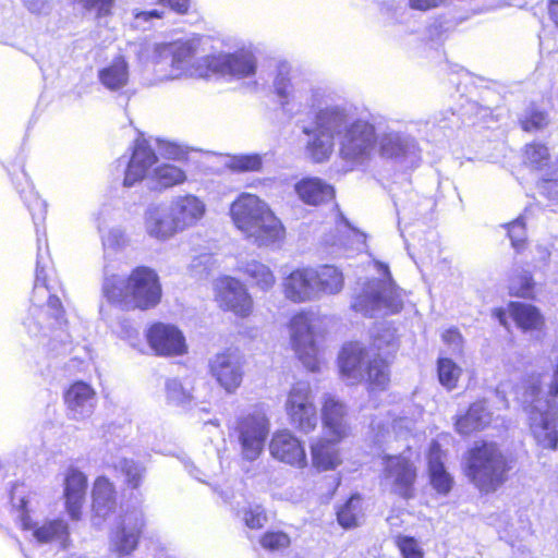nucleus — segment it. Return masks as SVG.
Returning a JSON list of instances; mask_svg holds the SVG:
<instances>
[{"label": "nucleus", "mask_w": 558, "mask_h": 558, "mask_svg": "<svg viewBox=\"0 0 558 558\" xmlns=\"http://www.w3.org/2000/svg\"><path fill=\"white\" fill-rule=\"evenodd\" d=\"M230 215L234 226L258 246H269L284 238L281 221L255 194L242 193L231 204Z\"/></svg>", "instance_id": "f257e3e1"}, {"label": "nucleus", "mask_w": 558, "mask_h": 558, "mask_svg": "<svg viewBox=\"0 0 558 558\" xmlns=\"http://www.w3.org/2000/svg\"><path fill=\"white\" fill-rule=\"evenodd\" d=\"M105 272L104 292L111 302L140 310L155 307L160 302L159 277L151 268L136 267L125 280L114 275L109 276L108 267Z\"/></svg>", "instance_id": "f03ea898"}, {"label": "nucleus", "mask_w": 558, "mask_h": 558, "mask_svg": "<svg viewBox=\"0 0 558 558\" xmlns=\"http://www.w3.org/2000/svg\"><path fill=\"white\" fill-rule=\"evenodd\" d=\"M508 471L507 459L496 444H475L469 451L465 474L481 492H495L506 482Z\"/></svg>", "instance_id": "7ed1b4c3"}, {"label": "nucleus", "mask_w": 558, "mask_h": 558, "mask_svg": "<svg viewBox=\"0 0 558 558\" xmlns=\"http://www.w3.org/2000/svg\"><path fill=\"white\" fill-rule=\"evenodd\" d=\"M338 360L341 376L351 384L366 380L374 390H383L389 384L390 373L387 363L380 357L372 359L361 343L345 344Z\"/></svg>", "instance_id": "20e7f679"}, {"label": "nucleus", "mask_w": 558, "mask_h": 558, "mask_svg": "<svg viewBox=\"0 0 558 558\" xmlns=\"http://www.w3.org/2000/svg\"><path fill=\"white\" fill-rule=\"evenodd\" d=\"M351 119L344 109L340 107H327L317 112L315 126L304 129V132L311 136L306 145V153L315 162H322L328 159L333 150V138L345 131Z\"/></svg>", "instance_id": "39448f33"}, {"label": "nucleus", "mask_w": 558, "mask_h": 558, "mask_svg": "<svg viewBox=\"0 0 558 558\" xmlns=\"http://www.w3.org/2000/svg\"><path fill=\"white\" fill-rule=\"evenodd\" d=\"M383 279L369 281L352 304V307L365 316H374L383 310L397 313L402 308V292L390 278L388 266L376 262Z\"/></svg>", "instance_id": "423d86ee"}, {"label": "nucleus", "mask_w": 558, "mask_h": 558, "mask_svg": "<svg viewBox=\"0 0 558 558\" xmlns=\"http://www.w3.org/2000/svg\"><path fill=\"white\" fill-rule=\"evenodd\" d=\"M319 323L320 319L316 315L302 312L294 315L289 325L292 348L311 372H318L323 363L316 343V329Z\"/></svg>", "instance_id": "0eeeda50"}, {"label": "nucleus", "mask_w": 558, "mask_h": 558, "mask_svg": "<svg viewBox=\"0 0 558 558\" xmlns=\"http://www.w3.org/2000/svg\"><path fill=\"white\" fill-rule=\"evenodd\" d=\"M198 44L195 40L174 43L158 47L160 56L170 58L169 73L163 76L167 80L182 77H208L210 75L209 57L195 60Z\"/></svg>", "instance_id": "6e6552de"}, {"label": "nucleus", "mask_w": 558, "mask_h": 558, "mask_svg": "<svg viewBox=\"0 0 558 558\" xmlns=\"http://www.w3.org/2000/svg\"><path fill=\"white\" fill-rule=\"evenodd\" d=\"M376 140L372 123L363 119L352 120L339 140V157L352 167L362 165L371 158Z\"/></svg>", "instance_id": "1a4fd4ad"}, {"label": "nucleus", "mask_w": 558, "mask_h": 558, "mask_svg": "<svg viewBox=\"0 0 558 558\" xmlns=\"http://www.w3.org/2000/svg\"><path fill=\"white\" fill-rule=\"evenodd\" d=\"M381 466V483L390 493L403 499L414 497L417 466L409 456L385 454Z\"/></svg>", "instance_id": "9d476101"}, {"label": "nucleus", "mask_w": 558, "mask_h": 558, "mask_svg": "<svg viewBox=\"0 0 558 558\" xmlns=\"http://www.w3.org/2000/svg\"><path fill=\"white\" fill-rule=\"evenodd\" d=\"M284 409L291 425L300 432L308 434L316 428L318 416L310 383L298 381L290 388Z\"/></svg>", "instance_id": "9b49d317"}, {"label": "nucleus", "mask_w": 558, "mask_h": 558, "mask_svg": "<svg viewBox=\"0 0 558 558\" xmlns=\"http://www.w3.org/2000/svg\"><path fill=\"white\" fill-rule=\"evenodd\" d=\"M29 498H21L17 507L22 511L20 524L24 531H31L33 538L40 545H53L65 549L70 546V527L65 520L56 518L35 522L29 517Z\"/></svg>", "instance_id": "f8f14e48"}, {"label": "nucleus", "mask_w": 558, "mask_h": 558, "mask_svg": "<svg viewBox=\"0 0 558 558\" xmlns=\"http://www.w3.org/2000/svg\"><path fill=\"white\" fill-rule=\"evenodd\" d=\"M215 301L222 311L246 318L254 310V302L246 286L231 276L217 278L214 282Z\"/></svg>", "instance_id": "ddd939ff"}, {"label": "nucleus", "mask_w": 558, "mask_h": 558, "mask_svg": "<svg viewBox=\"0 0 558 558\" xmlns=\"http://www.w3.org/2000/svg\"><path fill=\"white\" fill-rule=\"evenodd\" d=\"M531 434L543 449L558 447V405L555 402L536 400L529 411Z\"/></svg>", "instance_id": "4468645a"}, {"label": "nucleus", "mask_w": 558, "mask_h": 558, "mask_svg": "<svg viewBox=\"0 0 558 558\" xmlns=\"http://www.w3.org/2000/svg\"><path fill=\"white\" fill-rule=\"evenodd\" d=\"M244 356L238 350H226L209 361L211 376L228 392L233 393L244 377Z\"/></svg>", "instance_id": "2eb2a0df"}, {"label": "nucleus", "mask_w": 558, "mask_h": 558, "mask_svg": "<svg viewBox=\"0 0 558 558\" xmlns=\"http://www.w3.org/2000/svg\"><path fill=\"white\" fill-rule=\"evenodd\" d=\"M145 526L144 514L131 511L123 514L109 536V549L118 556L132 554L141 538Z\"/></svg>", "instance_id": "dca6fc26"}, {"label": "nucleus", "mask_w": 558, "mask_h": 558, "mask_svg": "<svg viewBox=\"0 0 558 558\" xmlns=\"http://www.w3.org/2000/svg\"><path fill=\"white\" fill-rule=\"evenodd\" d=\"M239 441L244 459L256 460L268 435V420L263 413H255L244 417L239 423Z\"/></svg>", "instance_id": "f3484780"}, {"label": "nucleus", "mask_w": 558, "mask_h": 558, "mask_svg": "<svg viewBox=\"0 0 558 558\" xmlns=\"http://www.w3.org/2000/svg\"><path fill=\"white\" fill-rule=\"evenodd\" d=\"M146 338L157 355H182L187 351L182 331L173 325L156 323L148 328Z\"/></svg>", "instance_id": "a211bd4d"}, {"label": "nucleus", "mask_w": 558, "mask_h": 558, "mask_svg": "<svg viewBox=\"0 0 558 558\" xmlns=\"http://www.w3.org/2000/svg\"><path fill=\"white\" fill-rule=\"evenodd\" d=\"M209 65L210 75L221 74L238 80L250 77L256 72V59L248 50L210 56Z\"/></svg>", "instance_id": "6ab92c4d"}, {"label": "nucleus", "mask_w": 558, "mask_h": 558, "mask_svg": "<svg viewBox=\"0 0 558 558\" xmlns=\"http://www.w3.org/2000/svg\"><path fill=\"white\" fill-rule=\"evenodd\" d=\"M322 421L326 434L335 440L348 437L350 426L348 423V409L336 396L326 393L323 397Z\"/></svg>", "instance_id": "aec40b11"}, {"label": "nucleus", "mask_w": 558, "mask_h": 558, "mask_svg": "<svg viewBox=\"0 0 558 558\" xmlns=\"http://www.w3.org/2000/svg\"><path fill=\"white\" fill-rule=\"evenodd\" d=\"M169 205L170 215L174 217L180 232L195 227L207 210L205 202L194 194L178 195Z\"/></svg>", "instance_id": "412c9836"}, {"label": "nucleus", "mask_w": 558, "mask_h": 558, "mask_svg": "<svg viewBox=\"0 0 558 558\" xmlns=\"http://www.w3.org/2000/svg\"><path fill=\"white\" fill-rule=\"evenodd\" d=\"M314 268L305 267L293 270L282 281L286 299L294 303L316 301Z\"/></svg>", "instance_id": "4be33fe9"}, {"label": "nucleus", "mask_w": 558, "mask_h": 558, "mask_svg": "<svg viewBox=\"0 0 558 558\" xmlns=\"http://www.w3.org/2000/svg\"><path fill=\"white\" fill-rule=\"evenodd\" d=\"M269 450L274 458L290 465L303 469L307 464L301 441L288 430L278 432L272 436Z\"/></svg>", "instance_id": "5701e85b"}, {"label": "nucleus", "mask_w": 558, "mask_h": 558, "mask_svg": "<svg viewBox=\"0 0 558 558\" xmlns=\"http://www.w3.org/2000/svg\"><path fill=\"white\" fill-rule=\"evenodd\" d=\"M157 162V156L149 147L146 140L138 138L135 142L134 150L125 170L123 184L132 186L151 175V167Z\"/></svg>", "instance_id": "b1692460"}, {"label": "nucleus", "mask_w": 558, "mask_h": 558, "mask_svg": "<svg viewBox=\"0 0 558 558\" xmlns=\"http://www.w3.org/2000/svg\"><path fill=\"white\" fill-rule=\"evenodd\" d=\"M64 401L74 420H84L95 409L96 392L88 384L77 381L66 390Z\"/></svg>", "instance_id": "393cba45"}, {"label": "nucleus", "mask_w": 558, "mask_h": 558, "mask_svg": "<svg viewBox=\"0 0 558 558\" xmlns=\"http://www.w3.org/2000/svg\"><path fill=\"white\" fill-rule=\"evenodd\" d=\"M145 230L156 239L167 240L180 232L174 217L170 215V205L168 207L157 205L150 206L145 213Z\"/></svg>", "instance_id": "a878e982"}, {"label": "nucleus", "mask_w": 558, "mask_h": 558, "mask_svg": "<svg viewBox=\"0 0 558 558\" xmlns=\"http://www.w3.org/2000/svg\"><path fill=\"white\" fill-rule=\"evenodd\" d=\"M340 440L324 437L315 439L311 444L312 465L319 472L331 471L342 464L343 458L337 444Z\"/></svg>", "instance_id": "bb28decb"}, {"label": "nucleus", "mask_w": 558, "mask_h": 558, "mask_svg": "<svg viewBox=\"0 0 558 558\" xmlns=\"http://www.w3.org/2000/svg\"><path fill=\"white\" fill-rule=\"evenodd\" d=\"M86 487V476L75 469L69 470L64 480V498L66 510L73 520L80 518L81 508L85 500Z\"/></svg>", "instance_id": "cd10ccee"}, {"label": "nucleus", "mask_w": 558, "mask_h": 558, "mask_svg": "<svg viewBox=\"0 0 558 558\" xmlns=\"http://www.w3.org/2000/svg\"><path fill=\"white\" fill-rule=\"evenodd\" d=\"M444 458L439 444L433 441L427 453L430 484L437 493L447 495L452 488L453 478L445 468Z\"/></svg>", "instance_id": "c85d7f7f"}, {"label": "nucleus", "mask_w": 558, "mask_h": 558, "mask_svg": "<svg viewBox=\"0 0 558 558\" xmlns=\"http://www.w3.org/2000/svg\"><path fill=\"white\" fill-rule=\"evenodd\" d=\"M415 141L397 132L385 133L379 138V153L383 157L402 159L415 155Z\"/></svg>", "instance_id": "c756f323"}, {"label": "nucleus", "mask_w": 558, "mask_h": 558, "mask_svg": "<svg viewBox=\"0 0 558 558\" xmlns=\"http://www.w3.org/2000/svg\"><path fill=\"white\" fill-rule=\"evenodd\" d=\"M294 190L300 199L315 206L331 199L335 195L333 187L317 178L301 180L295 184Z\"/></svg>", "instance_id": "7c9ffc66"}, {"label": "nucleus", "mask_w": 558, "mask_h": 558, "mask_svg": "<svg viewBox=\"0 0 558 558\" xmlns=\"http://www.w3.org/2000/svg\"><path fill=\"white\" fill-rule=\"evenodd\" d=\"M314 277L317 300L323 295L338 294L343 289V274L335 266L324 265L318 268H314Z\"/></svg>", "instance_id": "2f4dec72"}, {"label": "nucleus", "mask_w": 558, "mask_h": 558, "mask_svg": "<svg viewBox=\"0 0 558 558\" xmlns=\"http://www.w3.org/2000/svg\"><path fill=\"white\" fill-rule=\"evenodd\" d=\"M492 422V413L483 401L474 402L468 412L456 421V430L462 435L485 428Z\"/></svg>", "instance_id": "473e14b6"}, {"label": "nucleus", "mask_w": 558, "mask_h": 558, "mask_svg": "<svg viewBox=\"0 0 558 558\" xmlns=\"http://www.w3.org/2000/svg\"><path fill=\"white\" fill-rule=\"evenodd\" d=\"M93 508L98 517L106 518L116 508V490L106 477H98L93 488Z\"/></svg>", "instance_id": "72a5a7b5"}, {"label": "nucleus", "mask_w": 558, "mask_h": 558, "mask_svg": "<svg viewBox=\"0 0 558 558\" xmlns=\"http://www.w3.org/2000/svg\"><path fill=\"white\" fill-rule=\"evenodd\" d=\"M510 315L517 326L523 331L541 330L545 318L537 307L532 304L514 302L510 304Z\"/></svg>", "instance_id": "f704fd0d"}, {"label": "nucleus", "mask_w": 558, "mask_h": 558, "mask_svg": "<svg viewBox=\"0 0 558 558\" xmlns=\"http://www.w3.org/2000/svg\"><path fill=\"white\" fill-rule=\"evenodd\" d=\"M240 271L256 289L268 292L276 284V276L270 267L258 260H250L240 267Z\"/></svg>", "instance_id": "c9c22d12"}, {"label": "nucleus", "mask_w": 558, "mask_h": 558, "mask_svg": "<svg viewBox=\"0 0 558 558\" xmlns=\"http://www.w3.org/2000/svg\"><path fill=\"white\" fill-rule=\"evenodd\" d=\"M98 77L106 88L110 90L121 89L129 81V65L124 58L119 57L101 69Z\"/></svg>", "instance_id": "e433bc0d"}, {"label": "nucleus", "mask_w": 558, "mask_h": 558, "mask_svg": "<svg viewBox=\"0 0 558 558\" xmlns=\"http://www.w3.org/2000/svg\"><path fill=\"white\" fill-rule=\"evenodd\" d=\"M45 296H48L47 306L50 310L51 314L56 318H59L62 314L61 302L57 296L49 294V288L47 286V279L44 271V267L40 265V260L38 259L36 266V279L34 286L33 301L35 303H39L40 300Z\"/></svg>", "instance_id": "4c0bfd02"}, {"label": "nucleus", "mask_w": 558, "mask_h": 558, "mask_svg": "<svg viewBox=\"0 0 558 558\" xmlns=\"http://www.w3.org/2000/svg\"><path fill=\"white\" fill-rule=\"evenodd\" d=\"M364 517L362 498L360 495H352L338 510V522L344 529L357 526Z\"/></svg>", "instance_id": "58836bf2"}, {"label": "nucleus", "mask_w": 558, "mask_h": 558, "mask_svg": "<svg viewBox=\"0 0 558 558\" xmlns=\"http://www.w3.org/2000/svg\"><path fill=\"white\" fill-rule=\"evenodd\" d=\"M151 178L160 187L167 189L185 182L186 174L174 165L163 163L153 169Z\"/></svg>", "instance_id": "ea45409f"}, {"label": "nucleus", "mask_w": 558, "mask_h": 558, "mask_svg": "<svg viewBox=\"0 0 558 558\" xmlns=\"http://www.w3.org/2000/svg\"><path fill=\"white\" fill-rule=\"evenodd\" d=\"M167 401L175 405H186L192 399V390L177 378H169L165 384Z\"/></svg>", "instance_id": "a19ab883"}, {"label": "nucleus", "mask_w": 558, "mask_h": 558, "mask_svg": "<svg viewBox=\"0 0 558 558\" xmlns=\"http://www.w3.org/2000/svg\"><path fill=\"white\" fill-rule=\"evenodd\" d=\"M520 124L526 132L541 131L549 124L548 113L535 106H530L521 116Z\"/></svg>", "instance_id": "79ce46f5"}, {"label": "nucleus", "mask_w": 558, "mask_h": 558, "mask_svg": "<svg viewBox=\"0 0 558 558\" xmlns=\"http://www.w3.org/2000/svg\"><path fill=\"white\" fill-rule=\"evenodd\" d=\"M117 468L125 476V482L129 487L136 489L141 486L146 473V468L142 463L131 459H122L119 461Z\"/></svg>", "instance_id": "37998d69"}, {"label": "nucleus", "mask_w": 558, "mask_h": 558, "mask_svg": "<svg viewBox=\"0 0 558 558\" xmlns=\"http://www.w3.org/2000/svg\"><path fill=\"white\" fill-rule=\"evenodd\" d=\"M462 369L452 360L444 357L438 361V378L448 390L457 387Z\"/></svg>", "instance_id": "c03bdc74"}, {"label": "nucleus", "mask_w": 558, "mask_h": 558, "mask_svg": "<svg viewBox=\"0 0 558 558\" xmlns=\"http://www.w3.org/2000/svg\"><path fill=\"white\" fill-rule=\"evenodd\" d=\"M534 281L529 271H520L513 275L509 281V292L519 298H531L533 294Z\"/></svg>", "instance_id": "a18cd8bd"}, {"label": "nucleus", "mask_w": 558, "mask_h": 558, "mask_svg": "<svg viewBox=\"0 0 558 558\" xmlns=\"http://www.w3.org/2000/svg\"><path fill=\"white\" fill-rule=\"evenodd\" d=\"M408 422L403 418L395 420L392 422H387L386 424L376 423L373 424V429L376 430V440L379 444L389 442L392 438L391 432L393 433V438L398 436H402L403 433L401 429L405 427Z\"/></svg>", "instance_id": "49530a36"}, {"label": "nucleus", "mask_w": 558, "mask_h": 558, "mask_svg": "<svg viewBox=\"0 0 558 558\" xmlns=\"http://www.w3.org/2000/svg\"><path fill=\"white\" fill-rule=\"evenodd\" d=\"M262 165V156L258 154L233 156L227 163L234 171H259Z\"/></svg>", "instance_id": "de8ad7c7"}, {"label": "nucleus", "mask_w": 558, "mask_h": 558, "mask_svg": "<svg viewBox=\"0 0 558 558\" xmlns=\"http://www.w3.org/2000/svg\"><path fill=\"white\" fill-rule=\"evenodd\" d=\"M395 544L403 558H423L424 550L417 539L408 535H397Z\"/></svg>", "instance_id": "09e8293b"}, {"label": "nucleus", "mask_w": 558, "mask_h": 558, "mask_svg": "<svg viewBox=\"0 0 558 558\" xmlns=\"http://www.w3.org/2000/svg\"><path fill=\"white\" fill-rule=\"evenodd\" d=\"M524 158L532 167L541 168L549 159L548 148L541 143H531L525 146Z\"/></svg>", "instance_id": "8fccbe9b"}, {"label": "nucleus", "mask_w": 558, "mask_h": 558, "mask_svg": "<svg viewBox=\"0 0 558 558\" xmlns=\"http://www.w3.org/2000/svg\"><path fill=\"white\" fill-rule=\"evenodd\" d=\"M289 74L290 68L287 64H281L274 82L275 90L281 99V105L288 102L292 93Z\"/></svg>", "instance_id": "3c124183"}, {"label": "nucleus", "mask_w": 558, "mask_h": 558, "mask_svg": "<svg viewBox=\"0 0 558 558\" xmlns=\"http://www.w3.org/2000/svg\"><path fill=\"white\" fill-rule=\"evenodd\" d=\"M260 544L264 548L280 550L290 545V537L282 532H268L262 537Z\"/></svg>", "instance_id": "603ef678"}, {"label": "nucleus", "mask_w": 558, "mask_h": 558, "mask_svg": "<svg viewBox=\"0 0 558 558\" xmlns=\"http://www.w3.org/2000/svg\"><path fill=\"white\" fill-rule=\"evenodd\" d=\"M508 235L511 240L512 246L517 251L523 248L526 239V233L524 222L521 218H518L517 220L508 225Z\"/></svg>", "instance_id": "864d4df0"}, {"label": "nucleus", "mask_w": 558, "mask_h": 558, "mask_svg": "<svg viewBox=\"0 0 558 558\" xmlns=\"http://www.w3.org/2000/svg\"><path fill=\"white\" fill-rule=\"evenodd\" d=\"M243 520L251 529H260L267 522V515L264 509L256 505L244 511Z\"/></svg>", "instance_id": "5fc2aeb1"}, {"label": "nucleus", "mask_w": 558, "mask_h": 558, "mask_svg": "<svg viewBox=\"0 0 558 558\" xmlns=\"http://www.w3.org/2000/svg\"><path fill=\"white\" fill-rule=\"evenodd\" d=\"M102 243L107 250H119L126 245L128 239L121 229H111L104 238Z\"/></svg>", "instance_id": "6e6d98bb"}, {"label": "nucleus", "mask_w": 558, "mask_h": 558, "mask_svg": "<svg viewBox=\"0 0 558 558\" xmlns=\"http://www.w3.org/2000/svg\"><path fill=\"white\" fill-rule=\"evenodd\" d=\"M441 338L445 343L451 347L456 353H462L463 338L458 329L450 328L442 332Z\"/></svg>", "instance_id": "4d7b16f0"}, {"label": "nucleus", "mask_w": 558, "mask_h": 558, "mask_svg": "<svg viewBox=\"0 0 558 558\" xmlns=\"http://www.w3.org/2000/svg\"><path fill=\"white\" fill-rule=\"evenodd\" d=\"M114 0H80V2L87 9H95L98 15H107Z\"/></svg>", "instance_id": "13d9d810"}, {"label": "nucleus", "mask_w": 558, "mask_h": 558, "mask_svg": "<svg viewBox=\"0 0 558 558\" xmlns=\"http://www.w3.org/2000/svg\"><path fill=\"white\" fill-rule=\"evenodd\" d=\"M27 9L37 14L48 13L50 10V3L48 0H24Z\"/></svg>", "instance_id": "bf43d9fd"}, {"label": "nucleus", "mask_w": 558, "mask_h": 558, "mask_svg": "<svg viewBox=\"0 0 558 558\" xmlns=\"http://www.w3.org/2000/svg\"><path fill=\"white\" fill-rule=\"evenodd\" d=\"M159 2L181 14L186 13L190 5V0H159Z\"/></svg>", "instance_id": "052dcab7"}, {"label": "nucleus", "mask_w": 558, "mask_h": 558, "mask_svg": "<svg viewBox=\"0 0 558 558\" xmlns=\"http://www.w3.org/2000/svg\"><path fill=\"white\" fill-rule=\"evenodd\" d=\"M539 189L543 193L547 194L549 197H556L558 195V180L557 179H545Z\"/></svg>", "instance_id": "680f3d73"}, {"label": "nucleus", "mask_w": 558, "mask_h": 558, "mask_svg": "<svg viewBox=\"0 0 558 558\" xmlns=\"http://www.w3.org/2000/svg\"><path fill=\"white\" fill-rule=\"evenodd\" d=\"M34 219H44L46 214V204L40 198H35L34 204L28 205Z\"/></svg>", "instance_id": "e2e57ef3"}, {"label": "nucleus", "mask_w": 558, "mask_h": 558, "mask_svg": "<svg viewBox=\"0 0 558 558\" xmlns=\"http://www.w3.org/2000/svg\"><path fill=\"white\" fill-rule=\"evenodd\" d=\"M383 342H386L387 347H395V333L390 330H386L384 336L375 338V345L378 350H383Z\"/></svg>", "instance_id": "0e129e2a"}, {"label": "nucleus", "mask_w": 558, "mask_h": 558, "mask_svg": "<svg viewBox=\"0 0 558 558\" xmlns=\"http://www.w3.org/2000/svg\"><path fill=\"white\" fill-rule=\"evenodd\" d=\"M548 395L550 397H557L558 396V361L556 362L553 374L550 377V383L548 385Z\"/></svg>", "instance_id": "69168bd1"}, {"label": "nucleus", "mask_w": 558, "mask_h": 558, "mask_svg": "<svg viewBox=\"0 0 558 558\" xmlns=\"http://www.w3.org/2000/svg\"><path fill=\"white\" fill-rule=\"evenodd\" d=\"M162 16V12L158 11V10H151V11H146V12H138L135 14V19L136 20H144V21H148L149 19H153V17H161Z\"/></svg>", "instance_id": "338daca9"}, {"label": "nucleus", "mask_w": 558, "mask_h": 558, "mask_svg": "<svg viewBox=\"0 0 558 558\" xmlns=\"http://www.w3.org/2000/svg\"><path fill=\"white\" fill-rule=\"evenodd\" d=\"M548 10L551 20L558 26V0H550Z\"/></svg>", "instance_id": "774afa93"}]
</instances>
